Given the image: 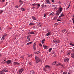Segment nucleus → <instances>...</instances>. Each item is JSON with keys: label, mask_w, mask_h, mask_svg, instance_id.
<instances>
[{"label": "nucleus", "mask_w": 74, "mask_h": 74, "mask_svg": "<svg viewBox=\"0 0 74 74\" xmlns=\"http://www.w3.org/2000/svg\"><path fill=\"white\" fill-rule=\"evenodd\" d=\"M39 46H40V47H42V45L40 43L39 44Z\"/></svg>", "instance_id": "41"}, {"label": "nucleus", "mask_w": 74, "mask_h": 74, "mask_svg": "<svg viewBox=\"0 0 74 74\" xmlns=\"http://www.w3.org/2000/svg\"><path fill=\"white\" fill-rule=\"evenodd\" d=\"M4 72H8V69H7L6 68H4V69L2 70Z\"/></svg>", "instance_id": "8"}, {"label": "nucleus", "mask_w": 74, "mask_h": 74, "mask_svg": "<svg viewBox=\"0 0 74 74\" xmlns=\"http://www.w3.org/2000/svg\"><path fill=\"white\" fill-rule=\"evenodd\" d=\"M56 62H54L53 63V65H55V64H56Z\"/></svg>", "instance_id": "37"}, {"label": "nucleus", "mask_w": 74, "mask_h": 74, "mask_svg": "<svg viewBox=\"0 0 74 74\" xmlns=\"http://www.w3.org/2000/svg\"><path fill=\"white\" fill-rule=\"evenodd\" d=\"M66 31H67V30H66V29H65L63 30H62L61 32V33H64V32H66Z\"/></svg>", "instance_id": "15"}, {"label": "nucleus", "mask_w": 74, "mask_h": 74, "mask_svg": "<svg viewBox=\"0 0 74 74\" xmlns=\"http://www.w3.org/2000/svg\"><path fill=\"white\" fill-rule=\"evenodd\" d=\"M51 16H53L55 15V14L53 12H52L49 14L50 16H51Z\"/></svg>", "instance_id": "19"}, {"label": "nucleus", "mask_w": 74, "mask_h": 74, "mask_svg": "<svg viewBox=\"0 0 74 74\" xmlns=\"http://www.w3.org/2000/svg\"><path fill=\"white\" fill-rule=\"evenodd\" d=\"M53 7H55V6H56V5H53L52 6Z\"/></svg>", "instance_id": "54"}, {"label": "nucleus", "mask_w": 74, "mask_h": 74, "mask_svg": "<svg viewBox=\"0 0 74 74\" xmlns=\"http://www.w3.org/2000/svg\"><path fill=\"white\" fill-rule=\"evenodd\" d=\"M15 8H19V6H18V5H16L15 6Z\"/></svg>", "instance_id": "35"}, {"label": "nucleus", "mask_w": 74, "mask_h": 74, "mask_svg": "<svg viewBox=\"0 0 74 74\" xmlns=\"http://www.w3.org/2000/svg\"><path fill=\"white\" fill-rule=\"evenodd\" d=\"M7 34H4V36H7Z\"/></svg>", "instance_id": "53"}, {"label": "nucleus", "mask_w": 74, "mask_h": 74, "mask_svg": "<svg viewBox=\"0 0 74 74\" xmlns=\"http://www.w3.org/2000/svg\"><path fill=\"white\" fill-rule=\"evenodd\" d=\"M69 44L70 45H72V46H74V44H72V43H69Z\"/></svg>", "instance_id": "31"}, {"label": "nucleus", "mask_w": 74, "mask_h": 74, "mask_svg": "<svg viewBox=\"0 0 74 74\" xmlns=\"http://www.w3.org/2000/svg\"><path fill=\"white\" fill-rule=\"evenodd\" d=\"M52 49L51 48H50L49 49V51L50 52L52 50Z\"/></svg>", "instance_id": "29"}, {"label": "nucleus", "mask_w": 74, "mask_h": 74, "mask_svg": "<svg viewBox=\"0 0 74 74\" xmlns=\"http://www.w3.org/2000/svg\"><path fill=\"white\" fill-rule=\"evenodd\" d=\"M60 12H59V11H58L56 13V18H58V16H59V15L60 14Z\"/></svg>", "instance_id": "6"}, {"label": "nucleus", "mask_w": 74, "mask_h": 74, "mask_svg": "<svg viewBox=\"0 0 74 74\" xmlns=\"http://www.w3.org/2000/svg\"><path fill=\"white\" fill-rule=\"evenodd\" d=\"M22 58H23H23H24V56H21Z\"/></svg>", "instance_id": "56"}, {"label": "nucleus", "mask_w": 74, "mask_h": 74, "mask_svg": "<svg viewBox=\"0 0 74 74\" xmlns=\"http://www.w3.org/2000/svg\"><path fill=\"white\" fill-rule=\"evenodd\" d=\"M55 25H56V26H57V25H59V23H55Z\"/></svg>", "instance_id": "40"}, {"label": "nucleus", "mask_w": 74, "mask_h": 74, "mask_svg": "<svg viewBox=\"0 0 74 74\" xmlns=\"http://www.w3.org/2000/svg\"><path fill=\"white\" fill-rule=\"evenodd\" d=\"M50 68H51L50 66L47 65L45 66V68L44 69V70H46L47 69H50Z\"/></svg>", "instance_id": "5"}, {"label": "nucleus", "mask_w": 74, "mask_h": 74, "mask_svg": "<svg viewBox=\"0 0 74 74\" xmlns=\"http://www.w3.org/2000/svg\"><path fill=\"white\" fill-rule=\"evenodd\" d=\"M38 26H39V27H41V26H42V25H41V23H39L38 24Z\"/></svg>", "instance_id": "28"}, {"label": "nucleus", "mask_w": 74, "mask_h": 74, "mask_svg": "<svg viewBox=\"0 0 74 74\" xmlns=\"http://www.w3.org/2000/svg\"><path fill=\"white\" fill-rule=\"evenodd\" d=\"M57 21H61L59 19H57Z\"/></svg>", "instance_id": "55"}, {"label": "nucleus", "mask_w": 74, "mask_h": 74, "mask_svg": "<svg viewBox=\"0 0 74 74\" xmlns=\"http://www.w3.org/2000/svg\"><path fill=\"white\" fill-rule=\"evenodd\" d=\"M45 39H43L42 41L41 42L42 43V44L44 42V41H45Z\"/></svg>", "instance_id": "25"}, {"label": "nucleus", "mask_w": 74, "mask_h": 74, "mask_svg": "<svg viewBox=\"0 0 74 74\" xmlns=\"http://www.w3.org/2000/svg\"><path fill=\"white\" fill-rule=\"evenodd\" d=\"M25 42H27V40H26V41H25Z\"/></svg>", "instance_id": "60"}, {"label": "nucleus", "mask_w": 74, "mask_h": 74, "mask_svg": "<svg viewBox=\"0 0 74 74\" xmlns=\"http://www.w3.org/2000/svg\"><path fill=\"white\" fill-rule=\"evenodd\" d=\"M0 30H1V27H0Z\"/></svg>", "instance_id": "64"}, {"label": "nucleus", "mask_w": 74, "mask_h": 74, "mask_svg": "<svg viewBox=\"0 0 74 74\" xmlns=\"http://www.w3.org/2000/svg\"><path fill=\"white\" fill-rule=\"evenodd\" d=\"M51 35V32H49L47 33L46 34V35L45 36H50Z\"/></svg>", "instance_id": "13"}, {"label": "nucleus", "mask_w": 74, "mask_h": 74, "mask_svg": "<svg viewBox=\"0 0 74 74\" xmlns=\"http://www.w3.org/2000/svg\"><path fill=\"white\" fill-rule=\"evenodd\" d=\"M36 54H38V53H40V52L39 51L36 52Z\"/></svg>", "instance_id": "39"}, {"label": "nucleus", "mask_w": 74, "mask_h": 74, "mask_svg": "<svg viewBox=\"0 0 74 74\" xmlns=\"http://www.w3.org/2000/svg\"><path fill=\"white\" fill-rule=\"evenodd\" d=\"M43 48H44V49H47L48 48V46L44 45H43Z\"/></svg>", "instance_id": "10"}, {"label": "nucleus", "mask_w": 74, "mask_h": 74, "mask_svg": "<svg viewBox=\"0 0 74 74\" xmlns=\"http://www.w3.org/2000/svg\"><path fill=\"white\" fill-rule=\"evenodd\" d=\"M58 66H63V65H61L60 64H58Z\"/></svg>", "instance_id": "43"}, {"label": "nucleus", "mask_w": 74, "mask_h": 74, "mask_svg": "<svg viewBox=\"0 0 74 74\" xmlns=\"http://www.w3.org/2000/svg\"><path fill=\"white\" fill-rule=\"evenodd\" d=\"M54 10H56V8L55 7L54 8Z\"/></svg>", "instance_id": "59"}, {"label": "nucleus", "mask_w": 74, "mask_h": 74, "mask_svg": "<svg viewBox=\"0 0 74 74\" xmlns=\"http://www.w3.org/2000/svg\"><path fill=\"white\" fill-rule=\"evenodd\" d=\"M71 57L74 59V53H71Z\"/></svg>", "instance_id": "14"}, {"label": "nucleus", "mask_w": 74, "mask_h": 74, "mask_svg": "<svg viewBox=\"0 0 74 74\" xmlns=\"http://www.w3.org/2000/svg\"><path fill=\"white\" fill-rule=\"evenodd\" d=\"M32 19H33L34 20H36V18L35 17H34V16H32Z\"/></svg>", "instance_id": "24"}, {"label": "nucleus", "mask_w": 74, "mask_h": 74, "mask_svg": "<svg viewBox=\"0 0 74 74\" xmlns=\"http://www.w3.org/2000/svg\"><path fill=\"white\" fill-rule=\"evenodd\" d=\"M32 42H29V44H32Z\"/></svg>", "instance_id": "50"}, {"label": "nucleus", "mask_w": 74, "mask_h": 74, "mask_svg": "<svg viewBox=\"0 0 74 74\" xmlns=\"http://www.w3.org/2000/svg\"><path fill=\"white\" fill-rule=\"evenodd\" d=\"M36 63H38L40 62L41 63L42 62V60H40V58L38 57H36L35 58Z\"/></svg>", "instance_id": "1"}, {"label": "nucleus", "mask_w": 74, "mask_h": 74, "mask_svg": "<svg viewBox=\"0 0 74 74\" xmlns=\"http://www.w3.org/2000/svg\"><path fill=\"white\" fill-rule=\"evenodd\" d=\"M1 12V13H3V12H4V11L3 10H1L0 11Z\"/></svg>", "instance_id": "46"}, {"label": "nucleus", "mask_w": 74, "mask_h": 74, "mask_svg": "<svg viewBox=\"0 0 74 74\" xmlns=\"http://www.w3.org/2000/svg\"><path fill=\"white\" fill-rule=\"evenodd\" d=\"M67 55L68 56L70 55V52H69Z\"/></svg>", "instance_id": "45"}, {"label": "nucleus", "mask_w": 74, "mask_h": 74, "mask_svg": "<svg viewBox=\"0 0 74 74\" xmlns=\"http://www.w3.org/2000/svg\"><path fill=\"white\" fill-rule=\"evenodd\" d=\"M53 41L55 44H58L60 42V41L59 40H54Z\"/></svg>", "instance_id": "2"}, {"label": "nucleus", "mask_w": 74, "mask_h": 74, "mask_svg": "<svg viewBox=\"0 0 74 74\" xmlns=\"http://www.w3.org/2000/svg\"><path fill=\"white\" fill-rule=\"evenodd\" d=\"M36 31H34V32H29L30 34H35Z\"/></svg>", "instance_id": "9"}, {"label": "nucleus", "mask_w": 74, "mask_h": 74, "mask_svg": "<svg viewBox=\"0 0 74 74\" xmlns=\"http://www.w3.org/2000/svg\"><path fill=\"white\" fill-rule=\"evenodd\" d=\"M1 56V54H0V56Z\"/></svg>", "instance_id": "62"}, {"label": "nucleus", "mask_w": 74, "mask_h": 74, "mask_svg": "<svg viewBox=\"0 0 74 74\" xmlns=\"http://www.w3.org/2000/svg\"><path fill=\"white\" fill-rule=\"evenodd\" d=\"M63 74H67V72H64L63 73Z\"/></svg>", "instance_id": "38"}, {"label": "nucleus", "mask_w": 74, "mask_h": 74, "mask_svg": "<svg viewBox=\"0 0 74 74\" xmlns=\"http://www.w3.org/2000/svg\"><path fill=\"white\" fill-rule=\"evenodd\" d=\"M58 3L59 4H61L62 3L61 2L59 1L58 2Z\"/></svg>", "instance_id": "52"}, {"label": "nucleus", "mask_w": 74, "mask_h": 74, "mask_svg": "<svg viewBox=\"0 0 74 74\" xmlns=\"http://www.w3.org/2000/svg\"><path fill=\"white\" fill-rule=\"evenodd\" d=\"M69 7L67 8V9H68V8H69Z\"/></svg>", "instance_id": "61"}, {"label": "nucleus", "mask_w": 74, "mask_h": 74, "mask_svg": "<svg viewBox=\"0 0 74 74\" xmlns=\"http://www.w3.org/2000/svg\"><path fill=\"white\" fill-rule=\"evenodd\" d=\"M60 15V16H59V18H60V17H63V16H64V15L63 13H61Z\"/></svg>", "instance_id": "18"}, {"label": "nucleus", "mask_w": 74, "mask_h": 74, "mask_svg": "<svg viewBox=\"0 0 74 74\" xmlns=\"http://www.w3.org/2000/svg\"><path fill=\"white\" fill-rule=\"evenodd\" d=\"M2 2L3 3H4V1H5V0H2Z\"/></svg>", "instance_id": "57"}, {"label": "nucleus", "mask_w": 74, "mask_h": 74, "mask_svg": "<svg viewBox=\"0 0 74 74\" xmlns=\"http://www.w3.org/2000/svg\"><path fill=\"white\" fill-rule=\"evenodd\" d=\"M59 11H59V12H60V13H61V12L62 11V8H59Z\"/></svg>", "instance_id": "17"}, {"label": "nucleus", "mask_w": 74, "mask_h": 74, "mask_svg": "<svg viewBox=\"0 0 74 74\" xmlns=\"http://www.w3.org/2000/svg\"><path fill=\"white\" fill-rule=\"evenodd\" d=\"M34 25V23H30L29 24V26L33 25Z\"/></svg>", "instance_id": "23"}, {"label": "nucleus", "mask_w": 74, "mask_h": 74, "mask_svg": "<svg viewBox=\"0 0 74 74\" xmlns=\"http://www.w3.org/2000/svg\"><path fill=\"white\" fill-rule=\"evenodd\" d=\"M29 64L30 65H32V62H30L29 63Z\"/></svg>", "instance_id": "49"}, {"label": "nucleus", "mask_w": 74, "mask_h": 74, "mask_svg": "<svg viewBox=\"0 0 74 74\" xmlns=\"http://www.w3.org/2000/svg\"><path fill=\"white\" fill-rule=\"evenodd\" d=\"M3 61L4 63H6V62H5V60L3 59Z\"/></svg>", "instance_id": "34"}, {"label": "nucleus", "mask_w": 74, "mask_h": 74, "mask_svg": "<svg viewBox=\"0 0 74 74\" xmlns=\"http://www.w3.org/2000/svg\"><path fill=\"white\" fill-rule=\"evenodd\" d=\"M5 38V36H4V35L3 36V37H2V38H1L2 41L4 40V38Z\"/></svg>", "instance_id": "22"}, {"label": "nucleus", "mask_w": 74, "mask_h": 74, "mask_svg": "<svg viewBox=\"0 0 74 74\" xmlns=\"http://www.w3.org/2000/svg\"><path fill=\"white\" fill-rule=\"evenodd\" d=\"M24 71V69L22 68L19 70V74H21Z\"/></svg>", "instance_id": "4"}, {"label": "nucleus", "mask_w": 74, "mask_h": 74, "mask_svg": "<svg viewBox=\"0 0 74 74\" xmlns=\"http://www.w3.org/2000/svg\"><path fill=\"white\" fill-rule=\"evenodd\" d=\"M37 6L38 7V8L40 7V4H37Z\"/></svg>", "instance_id": "36"}, {"label": "nucleus", "mask_w": 74, "mask_h": 74, "mask_svg": "<svg viewBox=\"0 0 74 74\" xmlns=\"http://www.w3.org/2000/svg\"><path fill=\"white\" fill-rule=\"evenodd\" d=\"M29 43H27V45H29Z\"/></svg>", "instance_id": "58"}, {"label": "nucleus", "mask_w": 74, "mask_h": 74, "mask_svg": "<svg viewBox=\"0 0 74 74\" xmlns=\"http://www.w3.org/2000/svg\"><path fill=\"white\" fill-rule=\"evenodd\" d=\"M45 4H51V2L48 0H46V2H45Z\"/></svg>", "instance_id": "7"}, {"label": "nucleus", "mask_w": 74, "mask_h": 74, "mask_svg": "<svg viewBox=\"0 0 74 74\" xmlns=\"http://www.w3.org/2000/svg\"><path fill=\"white\" fill-rule=\"evenodd\" d=\"M72 20L73 21V23H74V17L72 19Z\"/></svg>", "instance_id": "47"}, {"label": "nucleus", "mask_w": 74, "mask_h": 74, "mask_svg": "<svg viewBox=\"0 0 74 74\" xmlns=\"http://www.w3.org/2000/svg\"><path fill=\"white\" fill-rule=\"evenodd\" d=\"M4 74V72L3 71H0V74Z\"/></svg>", "instance_id": "30"}, {"label": "nucleus", "mask_w": 74, "mask_h": 74, "mask_svg": "<svg viewBox=\"0 0 74 74\" xmlns=\"http://www.w3.org/2000/svg\"><path fill=\"white\" fill-rule=\"evenodd\" d=\"M34 74V71H31L30 72V74Z\"/></svg>", "instance_id": "21"}, {"label": "nucleus", "mask_w": 74, "mask_h": 74, "mask_svg": "<svg viewBox=\"0 0 74 74\" xmlns=\"http://www.w3.org/2000/svg\"><path fill=\"white\" fill-rule=\"evenodd\" d=\"M41 8H44V4H42V5H41Z\"/></svg>", "instance_id": "27"}, {"label": "nucleus", "mask_w": 74, "mask_h": 74, "mask_svg": "<svg viewBox=\"0 0 74 74\" xmlns=\"http://www.w3.org/2000/svg\"><path fill=\"white\" fill-rule=\"evenodd\" d=\"M36 5H37V4H36L35 3L33 4H32V8H35V7H36Z\"/></svg>", "instance_id": "16"}, {"label": "nucleus", "mask_w": 74, "mask_h": 74, "mask_svg": "<svg viewBox=\"0 0 74 74\" xmlns=\"http://www.w3.org/2000/svg\"><path fill=\"white\" fill-rule=\"evenodd\" d=\"M19 1L20 3H23V2L21 0H19Z\"/></svg>", "instance_id": "42"}, {"label": "nucleus", "mask_w": 74, "mask_h": 74, "mask_svg": "<svg viewBox=\"0 0 74 74\" xmlns=\"http://www.w3.org/2000/svg\"><path fill=\"white\" fill-rule=\"evenodd\" d=\"M45 7H47V6L46 5H45Z\"/></svg>", "instance_id": "63"}, {"label": "nucleus", "mask_w": 74, "mask_h": 74, "mask_svg": "<svg viewBox=\"0 0 74 74\" xmlns=\"http://www.w3.org/2000/svg\"><path fill=\"white\" fill-rule=\"evenodd\" d=\"M69 60V59L66 58L64 60V62H68Z\"/></svg>", "instance_id": "11"}, {"label": "nucleus", "mask_w": 74, "mask_h": 74, "mask_svg": "<svg viewBox=\"0 0 74 74\" xmlns=\"http://www.w3.org/2000/svg\"><path fill=\"white\" fill-rule=\"evenodd\" d=\"M14 65H19L20 64L18 62H14Z\"/></svg>", "instance_id": "12"}, {"label": "nucleus", "mask_w": 74, "mask_h": 74, "mask_svg": "<svg viewBox=\"0 0 74 74\" xmlns=\"http://www.w3.org/2000/svg\"><path fill=\"white\" fill-rule=\"evenodd\" d=\"M32 57V55H28V57Z\"/></svg>", "instance_id": "33"}, {"label": "nucleus", "mask_w": 74, "mask_h": 74, "mask_svg": "<svg viewBox=\"0 0 74 74\" xmlns=\"http://www.w3.org/2000/svg\"><path fill=\"white\" fill-rule=\"evenodd\" d=\"M27 38L28 40V41H29L30 40V36H28L27 37Z\"/></svg>", "instance_id": "26"}, {"label": "nucleus", "mask_w": 74, "mask_h": 74, "mask_svg": "<svg viewBox=\"0 0 74 74\" xmlns=\"http://www.w3.org/2000/svg\"><path fill=\"white\" fill-rule=\"evenodd\" d=\"M21 11H25V9L23 8H22L21 9Z\"/></svg>", "instance_id": "32"}, {"label": "nucleus", "mask_w": 74, "mask_h": 74, "mask_svg": "<svg viewBox=\"0 0 74 74\" xmlns=\"http://www.w3.org/2000/svg\"><path fill=\"white\" fill-rule=\"evenodd\" d=\"M47 16V15H46V14L45 13L44 16V17H45Z\"/></svg>", "instance_id": "48"}, {"label": "nucleus", "mask_w": 74, "mask_h": 74, "mask_svg": "<svg viewBox=\"0 0 74 74\" xmlns=\"http://www.w3.org/2000/svg\"><path fill=\"white\" fill-rule=\"evenodd\" d=\"M6 63L7 64L9 65V64H10L12 63V62L10 60H8L6 61Z\"/></svg>", "instance_id": "3"}, {"label": "nucleus", "mask_w": 74, "mask_h": 74, "mask_svg": "<svg viewBox=\"0 0 74 74\" xmlns=\"http://www.w3.org/2000/svg\"><path fill=\"white\" fill-rule=\"evenodd\" d=\"M51 1L53 3H55V1L54 0H51Z\"/></svg>", "instance_id": "51"}, {"label": "nucleus", "mask_w": 74, "mask_h": 74, "mask_svg": "<svg viewBox=\"0 0 74 74\" xmlns=\"http://www.w3.org/2000/svg\"><path fill=\"white\" fill-rule=\"evenodd\" d=\"M8 3V2H6V4L4 6V7H5V6H6V5H7V4Z\"/></svg>", "instance_id": "44"}, {"label": "nucleus", "mask_w": 74, "mask_h": 74, "mask_svg": "<svg viewBox=\"0 0 74 74\" xmlns=\"http://www.w3.org/2000/svg\"><path fill=\"white\" fill-rule=\"evenodd\" d=\"M34 50H36V44L35 43H34Z\"/></svg>", "instance_id": "20"}]
</instances>
